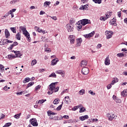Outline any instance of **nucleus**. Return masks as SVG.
Listing matches in <instances>:
<instances>
[{"instance_id": "obj_1", "label": "nucleus", "mask_w": 127, "mask_h": 127, "mask_svg": "<svg viewBox=\"0 0 127 127\" xmlns=\"http://www.w3.org/2000/svg\"><path fill=\"white\" fill-rule=\"evenodd\" d=\"M58 83V82H53L49 85V91L47 92L48 95H52L53 93H56L59 91V87L58 86L56 87V85H57Z\"/></svg>"}, {"instance_id": "obj_2", "label": "nucleus", "mask_w": 127, "mask_h": 127, "mask_svg": "<svg viewBox=\"0 0 127 127\" xmlns=\"http://www.w3.org/2000/svg\"><path fill=\"white\" fill-rule=\"evenodd\" d=\"M20 29L22 30L23 32V34L27 38V41L28 42H30L31 41V38H30V35L29 33L26 30V28H24V27H20Z\"/></svg>"}, {"instance_id": "obj_3", "label": "nucleus", "mask_w": 127, "mask_h": 127, "mask_svg": "<svg viewBox=\"0 0 127 127\" xmlns=\"http://www.w3.org/2000/svg\"><path fill=\"white\" fill-rule=\"evenodd\" d=\"M79 22L82 24L83 26H85L86 24H91V20L88 19H83L82 20H80Z\"/></svg>"}, {"instance_id": "obj_4", "label": "nucleus", "mask_w": 127, "mask_h": 127, "mask_svg": "<svg viewBox=\"0 0 127 127\" xmlns=\"http://www.w3.org/2000/svg\"><path fill=\"white\" fill-rule=\"evenodd\" d=\"M66 29L68 32H72L74 30V25L71 23L67 24Z\"/></svg>"}, {"instance_id": "obj_5", "label": "nucleus", "mask_w": 127, "mask_h": 127, "mask_svg": "<svg viewBox=\"0 0 127 127\" xmlns=\"http://www.w3.org/2000/svg\"><path fill=\"white\" fill-rule=\"evenodd\" d=\"M114 34V32L112 31H106L105 32V35H106L107 39H110V38H112V36Z\"/></svg>"}, {"instance_id": "obj_6", "label": "nucleus", "mask_w": 127, "mask_h": 127, "mask_svg": "<svg viewBox=\"0 0 127 127\" xmlns=\"http://www.w3.org/2000/svg\"><path fill=\"white\" fill-rule=\"evenodd\" d=\"M30 123L33 125V127H37L38 126V123H37V120L35 118L30 119Z\"/></svg>"}, {"instance_id": "obj_7", "label": "nucleus", "mask_w": 127, "mask_h": 127, "mask_svg": "<svg viewBox=\"0 0 127 127\" xmlns=\"http://www.w3.org/2000/svg\"><path fill=\"white\" fill-rule=\"evenodd\" d=\"M89 69L88 67H83L81 70V72L83 75H88L89 74Z\"/></svg>"}, {"instance_id": "obj_8", "label": "nucleus", "mask_w": 127, "mask_h": 127, "mask_svg": "<svg viewBox=\"0 0 127 127\" xmlns=\"http://www.w3.org/2000/svg\"><path fill=\"white\" fill-rule=\"evenodd\" d=\"M95 35V31H92L91 33L88 34L83 35L84 37L85 38H91V37H93Z\"/></svg>"}, {"instance_id": "obj_9", "label": "nucleus", "mask_w": 127, "mask_h": 127, "mask_svg": "<svg viewBox=\"0 0 127 127\" xmlns=\"http://www.w3.org/2000/svg\"><path fill=\"white\" fill-rule=\"evenodd\" d=\"M107 118H109V121H113L114 119L115 118V116L114 114H112V113H109L107 115Z\"/></svg>"}, {"instance_id": "obj_10", "label": "nucleus", "mask_w": 127, "mask_h": 127, "mask_svg": "<svg viewBox=\"0 0 127 127\" xmlns=\"http://www.w3.org/2000/svg\"><path fill=\"white\" fill-rule=\"evenodd\" d=\"M105 65L108 66V65H110L111 64V61H110V56H108L105 60Z\"/></svg>"}, {"instance_id": "obj_11", "label": "nucleus", "mask_w": 127, "mask_h": 127, "mask_svg": "<svg viewBox=\"0 0 127 127\" xmlns=\"http://www.w3.org/2000/svg\"><path fill=\"white\" fill-rule=\"evenodd\" d=\"M82 41H83V40L81 38H79L76 39V46H81V43H82Z\"/></svg>"}, {"instance_id": "obj_12", "label": "nucleus", "mask_w": 127, "mask_h": 127, "mask_svg": "<svg viewBox=\"0 0 127 127\" xmlns=\"http://www.w3.org/2000/svg\"><path fill=\"white\" fill-rule=\"evenodd\" d=\"M69 39L70 40V43L72 44H73L74 41H75V36L74 35H70L69 36Z\"/></svg>"}, {"instance_id": "obj_13", "label": "nucleus", "mask_w": 127, "mask_h": 127, "mask_svg": "<svg viewBox=\"0 0 127 127\" xmlns=\"http://www.w3.org/2000/svg\"><path fill=\"white\" fill-rule=\"evenodd\" d=\"M18 43L17 42H14L13 44L11 45L9 48H8V49L9 50H12V48L14 47V46H16V45H18Z\"/></svg>"}, {"instance_id": "obj_14", "label": "nucleus", "mask_w": 127, "mask_h": 127, "mask_svg": "<svg viewBox=\"0 0 127 127\" xmlns=\"http://www.w3.org/2000/svg\"><path fill=\"white\" fill-rule=\"evenodd\" d=\"M88 119H89V116L88 115H85L79 117V120L82 121V122L85 121V120H88Z\"/></svg>"}, {"instance_id": "obj_15", "label": "nucleus", "mask_w": 127, "mask_h": 127, "mask_svg": "<svg viewBox=\"0 0 127 127\" xmlns=\"http://www.w3.org/2000/svg\"><path fill=\"white\" fill-rule=\"evenodd\" d=\"M87 64H88V62L86 61H82L80 63L81 67H86L87 66Z\"/></svg>"}, {"instance_id": "obj_16", "label": "nucleus", "mask_w": 127, "mask_h": 127, "mask_svg": "<svg viewBox=\"0 0 127 127\" xmlns=\"http://www.w3.org/2000/svg\"><path fill=\"white\" fill-rule=\"evenodd\" d=\"M5 36L6 38H8V37H9V36H10V34L9 33V32L8 31V30H7V29H5Z\"/></svg>"}, {"instance_id": "obj_17", "label": "nucleus", "mask_w": 127, "mask_h": 127, "mask_svg": "<svg viewBox=\"0 0 127 127\" xmlns=\"http://www.w3.org/2000/svg\"><path fill=\"white\" fill-rule=\"evenodd\" d=\"M14 53L15 54L16 57H18L19 58H20V57H21V55H20V51H14Z\"/></svg>"}, {"instance_id": "obj_18", "label": "nucleus", "mask_w": 127, "mask_h": 127, "mask_svg": "<svg viewBox=\"0 0 127 127\" xmlns=\"http://www.w3.org/2000/svg\"><path fill=\"white\" fill-rule=\"evenodd\" d=\"M88 7H89V5L86 4V5H82L81 7L79 8V9H83V10H85V9L86 10H88Z\"/></svg>"}, {"instance_id": "obj_19", "label": "nucleus", "mask_w": 127, "mask_h": 127, "mask_svg": "<svg viewBox=\"0 0 127 127\" xmlns=\"http://www.w3.org/2000/svg\"><path fill=\"white\" fill-rule=\"evenodd\" d=\"M118 82H119V79L117 77H115L114 78V80H112L111 85H115V84H116V83H118Z\"/></svg>"}, {"instance_id": "obj_20", "label": "nucleus", "mask_w": 127, "mask_h": 127, "mask_svg": "<svg viewBox=\"0 0 127 127\" xmlns=\"http://www.w3.org/2000/svg\"><path fill=\"white\" fill-rule=\"evenodd\" d=\"M83 26V25H82V24H81L80 22H79V21L77 22V27L78 29V30H80V29H82V26Z\"/></svg>"}, {"instance_id": "obj_21", "label": "nucleus", "mask_w": 127, "mask_h": 127, "mask_svg": "<svg viewBox=\"0 0 127 127\" xmlns=\"http://www.w3.org/2000/svg\"><path fill=\"white\" fill-rule=\"evenodd\" d=\"M56 74H59L60 75H61L62 77H63V75L64 76V74H65V72L62 70H58L56 71Z\"/></svg>"}, {"instance_id": "obj_22", "label": "nucleus", "mask_w": 127, "mask_h": 127, "mask_svg": "<svg viewBox=\"0 0 127 127\" xmlns=\"http://www.w3.org/2000/svg\"><path fill=\"white\" fill-rule=\"evenodd\" d=\"M47 114H48V116H49V117H50V116H51V115H52V116H54V115H57V113L52 112L51 111H48L47 112Z\"/></svg>"}, {"instance_id": "obj_23", "label": "nucleus", "mask_w": 127, "mask_h": 127, "mask_svg": "<svg viewBox=\"0 0 127 127\" xmlns=\"http://www.w3.org/2000/svg\"><path fill=\"white\" fill-rule=\"evenodd\" d=\"M16 39H17V40H20V39L21 38V35H20V33L18 32L16 34Z\"/></svg>"}, {"instance_id": "obj_24", "label": "nucleus", "mask_w": 127, "mask_h": 127, "mask_svg": "<svg viewBox=\"0 0 127 127\" xmlns=\"http://www.w3.org/2000/svg\"><path fill=\"white\" fill-rule=\"evenodd\" d=\"M121 96H122V97H126V96H127V91L124 90L123 92H122Z\"/></svg>"}, {"instance_id": "obj_25", "label": "nucleus", "mask_w": 127, "mask_h": 127, "mask_svg": "<svg viewBox=\"0 0 127 127\" xmlns=\"http://www.w3.org/2000/svg\"><path fill=\"white\" fill-rule=\"evenodd\" d=\"M58 61H59L58 60H56V59H54L52 61L51 64L53 65H56Z\"/></svg>"}, {"instance_id": "obj_26", "label": "nucleus", "mask_w": 127, "mask_h": 127, "mask_svg": "<svg viewBox=\"0 0 127 127\" xmlns=\"http://www.w3.org/2000/svg\"><path fill=\"white\" fill-rule=\"evenodd\" d=\"M45 102H46V99H42L40 100L39 101H37V104H43Z\"/></svg>"}, {"instance_id": "obj_27", "label": "nucleus", "mask_w": 127, "mask_h": 127, "mask_svg": "<svg viewBox=\"0 0 127 127\" xmlns=\"http://www.w3.org/2000/svg\"><path fill=\"white\" fill-rule=\"evenodd\" d=\"M35 29L36 31H38V32L41 33L42 32V29H40L39 27L35 26Z\"/></svg>"}, {"instance_id": "obj_28", "label": "nucleus", "mask_w": 127, "mask_h": 127, "mask_svg": "<svg viewBox=\"0 0 127 127\" xmlns=\"http://www.w3.org/2000/svg\"><path fill=\"white\" fill-rule=\"evenodd\" d=\"M84 112H86V108L84 107H80L79 113H84Z\"/></svg>"}, {"instance_id": "obj_29", "label": "nucleus", "mask_w": 127, "mask_h": 127, "mask_svg": "<svg viewBox=\"0 0 127 127\" xmlns=\"http://www.w3.org/2000/svg\"><path fill=\"white\" fill-rule=\"evenodd\" d=\"M95 3H98V4H101L102 3V0H92Z\"/></svg>"}, {"instance_id": "obj_30", "label": "nucleus", "mask_w": 127, "mask_h": 127, "mask_svg": "<svg viewBox=\"0 0 127 127\" xmlns=\"http://www.w3.org/2000/svg\"><path fill=\"white\" fill-rule=\"evenodd\" d=\"M59 101H60L59 99H56L54 100L53 104H54V105H57L59 104Z\"/></svg>"}, {"instance_id": "obj_31", "label": "nucleus", "mask_w": 127, "mask_h": 127, "mask_svg": "<svg viewBox=\"0 0 127 127\" xmlns=\"http://www.w3.org/2000/svg\"><path fill=\"white\" fill-rule=\"evenodd\" d=\"M117 56H118V57H120V58H122L125 56V54H124V53H119L117 54Z\"/></svg>"}, {"instance_id": "obj_32", "label": "nucleus", "mask_w": 127, "mask_h": 127, "mask_svg": "<svg viewBox=\"0 0 127 127\" xmlns=\"http://www.w3.org/2000/svg\"><path fill=\"white\" fill-rule=\"evenodd\" d=\"M30 80V78L29 77H26L23 81V83H27L29 82Z\"/></svg>"}, {"instance_id": "obj_33", "label": "nucleus", "mask_w": 127, "mask_h": 127, "mask_svg": "<svg viewBox=\"0 0 127 127\" xmlns=\"http://www.w3.org/2000/svg\"><path fill=\"white\" fill-rule=\"evenodd\" d=\"M33 85H34V82H31L29 83L26 86V89H28V88H29V87H31V86H32Z\"/></svg>"}, {"instance_id": "obj_34", "label": "nucleus", "mask_w": 127, "mask_h": 127, "mask_svg": "<svg viewBox=\"0 0 127 127\" xmlns=\"http://www.w3.org/2000/svg\"><path fill=\"white\" fill-rule=\"evenodd\" d=\"M8 15H9V12L6 13L4 16H2L1 17V19H3L4 18H6V17H7V16H8Z\"/></svg>"}, {"instance_id": "obj_35", "label": "nucleus", "mask_w": 127, "mask_h": 127, "mask_svg": "<svg viewBox=\"0 0 127 127\" xmlns=\"http://www.w3.org/2000/svg\"><path fill=\"white\" fill-rule=\"evenodd\" d=\"M113 21L111 22V24H112V25H114L115 26H117V23H116V19H115V18H114L113 19Z\"/></svg>"}, {"instance_id": "obj_36", "label": "nucleus", "mask_w": 127, "mask_h": 127, "mask_svg": "<svg viewBox=\"0 0 127 127\" xmlns=\"http://www.w3.org/2000/svg\"><path fill=\"white\" fill-rule=\"evenodd\" d=\"M111 12H108L107 13V14H106V19H107V18H109L110 17H111V16H112V15H111Z\"/></svg>"}, {"instance_id": "obj_37", "label": "nucleus", "mask_w": 127, "mask_h": 127, "mask_svg": "<svg viewBox=\"0 0 127 127\" xmlns=\"http://www.w3.org/2000/svg\"><path fill=\"white\" fill-rule=\"evenodd\" d=\"M50 77H52L53 78H56L57 77V75H56V74L55 73V72H53L51 74L49 75Z\"/></svg>"}, {"instance_id": "obj_38", "label": "nucleus", "mask_w": 127, "mask_h": 127, "mask_svg": "<svg viewBox=\"0 0 127 127\" xmlns=\"http://www.w3.org/2000/svg\"><path fill=\"white\" fill-rule=\"evenodd\" d=\"M62 106H63V102H62L61 105L59 106L56 109L57 111H60L62 108Z\"/></svg>"}, {"instance_id": "obj_39", "label": "nucleus", "mask_w": 127, "mask_h": 127, "mask_svg": "<svg viewBox=\"0 0 127 127\" xmlns=\"http://www.w3.org/2000/svg\"><path fill=\"white\" fill-rule=\"evenodd\" d=\"M10 30H11L12 32H13V33H16V30L15 28L14 27H11L10 28Z\"/></svg>"}, {"instance_id": "obj_40", "label": "nucleus", "mask_w": 127, "mask_h": 127, "mask_svg": "<svg viewBox=\"0 0 127 127\" xmlns=\"http://www.w3.org/2000/svg\"><path fill=\"white\" fill-rule=\"evenodd\" d=\"M20 115H21V113H19V114H16L14 116V118H15V119H19V118H20Z\"/></svg>"}, {"instance_id": "obj_41", "label": "nucleus", "mask_w": 127, "mask_h": 127, "mask_svg": "<svg viewBox=\"0 0 127 127\" xmlns=\"http://www.w3.org/2000/svg\"><path fill=\"white\" fill-rule=\"evenodd\" d=\"M36 63H37V61H36V60H34L31 62V65L32 66H33L34 65H35V64H36Z\"/></svg>"}, {"instance_id": "obj_42", "label": "nucleus", "mask_w": 127, "mask_h": 127, "mask_svg": "<svg viewBox=\"0 0 127 127\" xmlns=\"http://www.w3.org/2000/svg\"><path fill=\"white\" fill-rule=\"evenodd\" d=\"M100 20L102 21H106V20H107V18L106 17L101 16L100 18Z\"/></svg>"}, {"instance_id": "obj_43", "label": "nucleus", "mask_w": 127, "mask_h": 127, "mask_svg": "<svg viewBox=\"0 0 127 127\" xmlns=\"http://www.w3.org/2000/svg\"><path fill=\"white\" fill-rule=\"evenodd\" d=\"M42 41L43 42H49V39H48V38H46L45 37V38H44L43 40H42Z\"/></svg>"}, {"instance_id": "obj_44", "label": "nucleus", "mask_w": 127, "mask_h": 127, "mask_svg": "<svg viewBox=\"0 0 127 127\" xmlns=\"http://www.w3.org/2000/svg\"><path fill=\"white\" fill-rule=\"evenodd\" d=\"M0 69H1V72H3L4 71V66L2 64H0Z\"/></svg>"}, {"instance_id": "obj_45", "label": "nucleus", "mask_w": 127, "mask_h": 127, "mask_svg": "<svg viewBox=\"0 0 127 127\" xmlns=\"http://www.w3.org/2000/svg\"><path fill=\"white\" fill-rule=\"evenodd\" d=\"M79 93L80 95H84V94H85V91L84 89H82L79 91Z\"/></svg>"}, {"instance_id": "obj_46", "label": "nucleus", "mask_w": 127, "mask_h": 127, "mask_svg": "<svg viewBox=\"0 0 127 127\" xmlns=\"http://www.w3.org/2000/svg\"><path fill=\"white\" fill-rule=\"evenodd\" d=\"M115 102L117 103H122V100L120 99L119 98H117L115 99Z\"/></svg>"}, {"instance_id": "obj_47", "label": "nucleus", "mask_w": 127, "mask_h": 127, "mask_svg": "<svg viewBox=\"0 0 127 127\" xmlns=\"http://www.w3.org/2000/svg\"><path fill=\"white\" fill-rule=\"evenodd\" d=\"M64 99H65V102H66V103H68V102H69V101H70V97L69 96H65L64 97Z\"/></svg>"}, {"instance_id": "obj_48", "label": "nucleus", "mask_w": 127, "mask_h": 127, "mask_svg": "<svg viewBox=\"0 0 127 127\" xmlns=\"http://www.w3.org/2000/svg\"><path fill=\"white\" fill-rule=\"evenodd\" d=\"M51 2L50 1H45L44 3V6H47V5H49L50 4Z\"/></svg>"}, {"instance_id": "obj_49", "label": "nucleus", "mask_w": 127, "mask_h": 127, "mask_svg": "<svg viewBox=\"0 0 127 127\" xmlns=\"http://www.w3.org/2000/svg\"><path fill=\"white\" fill-rule=\"evenodd\" d=\"M69 22L71 24H72V23H75V19L71 18L70 20H69Z\"/></svg>"}, {"instance_id": "obj_50", "label": "nucleus", "mask_w": 127, "mask_h": 127, "mask_svg": "<svg viewBox=\"0 0 127 127\" xmlns=\"http://www.w3.org/2000/svg\"><path fill=\"white\" fill-rule=\"evenodd\" d=\"M91 121H90V123H94V122H98L99 120L98 119H91Z\"/></svg>"}, {"instance_id": "obj_51", "label": "nucleus", "mask_w": 127, "mask_h": 127, "mask_svg": "<svg viewBox=\"0 0 127 127\" xmlns=\"http://www.w3.org/2000/svg\"><path fill=\"white\" fill-rule=\"evenodd\" d=\"M40 88H41V86H40V85H37L35 89V91H38V90H39Z\"/></svg>"}, {"instance_id": "obj_52", "label": "nucleus", "mask_w": 127, "mask_h": 127, "mask_svg": "<svg viewBox=\"0 0 127 127\" xmlns=\"http://www.w3.org/2000/svg\"><path fill=\"white\" fill-rule=\"evenodd\" d=\"M16 1H17V0H13L10 2V4H15V3H16V2H17Z\"/></svg>"}, {"instance_id": "obj_53", "label": "nucleus", "mask_w": 127, "mask_h": 127, "mask_svg": "<svg viewBox=\"0 0 127 127\" xmlns=\"http://www.w3.org/2000/svg\"><path fill=\"white\" fill-rule=\"evenodd\" d=\"M78 109H79V106H74L73 108H72V111H77V110H78Z\"/></svg>"}, {"instance_id": "obj_54", "label": "nucleus", "mask_w": 127, "mask_h": 127, "mask_svg": "<svg viewBox=\"0 0 127 127\" xmlns=\"http://www.w3.org/2000/svg\"><path fill=\"white\" fill-rule=\"evenodd\" d=\"M117 3H119V4H122L123 0H117Z\"/></svg>"}, {"instance_id": "obj_55", "label": "nucleus", "mask_w": 127, "mask_h": 127, "mask_svg": "<svg viewBox=\"0 0 127 127\" xmlns=\"http://www.w3.org/2000/svg\"><path fill=\"white\" fill-rule=\"evenodd\" d=\"M49 16V17H51V18H52V19H54V20H57V17L56 16Z\"/></svg>"}, {"instance_id": "obj_56", "label": "nucleus", "mask_w": 127, "mask_h": 127, "mask_svg": "<svg viewBox=\"0 0 127 127\" xmlns=\"http://www.w3.org/2000/svg\"><path fill=\"white\" fill-rule=\"evenodd\" d=\"M4 118H5V115H4V114H2L0 116V120H3V119H4Z\"/></svg>"}, {"instance_id": "obj_57", "label": "nucleus", "mask_w": 127, "mask_h": 127, "mask_svg": "<svg viewBox=\"0 0 127 127\" xmlns=\"http://www.w3.org/2000/svg\"><path fill=\"white\" fill-rule=\"evenodd\" d=\"M89 93L91 94L92 96H95L96 95V93H94V92L91 91V90L89 91Z\"/></svg>"}, {"instance_id": "obj_58", "label": "nucleus", "mask_w": 127, "mask_h": 127, "mask_svg": "<svg viewBox=\"0 0 127 127\" xmlns=\"http://www.w3.org/2000/svg\"><path fill=\"white\" fill-rule=\"evenodd\" d=\"M45 52H47L48 53H50L51 52V50L50 49H47L45 50Z\"/></svg>"}, {"instance_id": "obj_59", "label": "nucleus", "mask_w": 127, "mask_h": 127, "mask_svg": "<svg viewBox=\"0 0 127 127\" xmlns=\"http://www.w3.org/2000/svg\"><path fill=\"white\" fill-rule=\"evenodd\" d=\"M23 93V91H21L20 92H17L16 95H17V96H20V95H22Z\"/></svg>"}, {"instance_id": "obj_60", "label": "nucleus", "mask_w": 127, "mask_h": 127, "mask_svg": "<svg viewBox=\"0 0 127 127\" xmlns=\"http://www.w3.org/2000/svg\"><path fill=\"white\" fill-rule=\"evenodd\" d=\"M64 119H66V120H69V116L64 115L63 116Z\"/></svg>"}, {"instance_id": "obj_61", "label": "nucleus", "mask_w": 127, "mask_h": 127, "mask_svg": "<svg viewBox=\"0 0 127 127\" xmlns=\"http://www.w3.org/2000/svg\"><path fill=\"white\" fill-rule=\"evenodd\" d=\"M39 73H42V72H44L45 71V69L44 68H41L39 70Z\"/></svg>"}, {"instance_id": "obj_62", "label": "nucleus", "mask_w": 127, "mask_h": 127, "mask_svg": "<svg viewBox=\"0 0 127 127\" xmlns=\"http://www.w3.org/2000/svg\"><path fill=\"white\" fill-rule=\"evenodd\" d=\"M5 125L7 127H10V126H11V123H7L5 124Z\"/></svg>"}, {"instance_id": "obj_63", "label": "nucleus", "mask_w": 127, "mask_h": 127, "mask_svg": "<svg viewBox=\"0 0 127 127\" xmlns=\"http://www.w3.org/2000/svg\"><path fill=\"white\" fill-rule=\"evenodd\" d=\"M67 89L64 90L61 94L63 95V94H64V93H66V92H67Z\"/></svg>"}, {"instance_id": "obj_64", "label": "nucleus", "mask_w": 127, "mask_h": 127, "mask_svg": "<svg viewBox=\"0 0 127 127\" xmlns=\"http://www.w3.org/2000/svg\"><path fill=\"white\" fill-rule=\"evenodd\" d=\"M16 10V9L14 8L10 10L9 12H14Z\"/></svg>"}]
</instances>
